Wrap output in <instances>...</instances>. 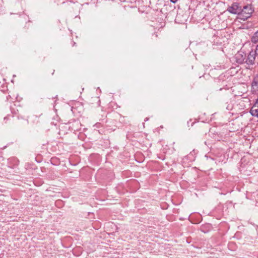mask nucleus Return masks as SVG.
I'll use <instances>...</instances> for the list:
<instances>
[{
  "label": "nucleus",
  "instance_id": "nucleus-1",
  "mask_svg": "<svg viewBox=\"0 0 258 258\" xmlns=\"http://www.w3.org/2000/svg\"><path fill=\"white\" fill-rule=\"evenodd\" d=\"M253 11L254 10L251 5H247L245 6L243 9H241V11H240L239 14L240 19L246 20L250 18Z\"/></svg>",
  "mask_w": 258,
  "mask_h": 258
},
{
  "label": "nucleus",
  "instance_id": "nucleus-2",
  "mask_svg": "<svg viewBox=\"0 0 258 258\" xmlns=\"http://www.w3.org/2000/svg\"><path fill=\"white\" fill-rule=\"evenodd\" d=\"M227 10L230 13L239 15L241 11V7L239 6L238 3H233L231 6L228 8Z\"/></svg>",
  "mask_w": 258,
  "mask_h": 258
},
{
  "label": "nucleus",
  "instance_id": "nucleus-3",
  "mask_svg": "<svg viewBox=\"0 0 258 258\" xmlns=\"http://www.w3.org/2000/svg\"><path fill=\"white\" fill-rule=\"evenodd\" d=\"M255 55L256 54L252 50L249 52L245 61L246 63L249 65H253L254 63Z\"/></svg>",
  "mask_w": 258,
  "mask_h": 258
},
{
  "label": "nucleus",
  "instance_id": "nucleus-4",
  "mask_svg": "<svg viewBox=\"0 0 258 258\" xmlns=\"http://www.w3.org/2000/svg\"><path fill=\"white\" fill-rule=\"evenodd\" d=\"M21 109V108L20 106H19L18 108V106L15 103H14L13 105L11 106V112L14 115L18 114L20 109Z\"/></svg>",
  "mask_w": 258,
  "mask_h": 258
},
{
  "label": "nucleus",
  "instance_id": "nucleus-5",
  "mask_svg": "<svg viewBox=\"0 0 258 258\" xmlns=\"http://www.w3.org/2000/svg\"><path fill=\"white\" fill-rule=\"evenodd\" d=\"M251 41L253 43H258V30L254 33L251 38Z\"/></svg>",
  "mask_w": 258,
  "mask_h": 258
},
{
  "label": "nucleus",
  "instance_id": "nucleus-6",
  "mask_svg": "<svg viewBox=\"0 0 258 258\" xmlns=\"http://www.w3.org/2000/svg\"><path fill=\"white\" fill-rule=\"evenodd\" d=\"M241 55L240 54L238 53L236 55V58L237 62L239 63H242L244 61L245 57H243V56H241V58H239V57Z\"/></svg>",
  "mask_w": 258,
  "mask_h": 258
},
{
  "label": "nucleus",
  "instance_id": "nucleus-7",
  "mask_svg": "<svg viewBox=\"0 0 258 258\" xmlns=\"http://www.w3.org/2000/svg\"><path fill=\"white\" fill-rule=\"evenodd\" d=\"M17 94H12V95H9L7 97V99L10 101L13 102L15 100L17 99Z\"/></svg>",
  "mask_w": 258,
  "mask_h": 258
},
{
  "label": "nucleus",
  "instance_id": "nucleus-8",
  "mask_svg": "<svg viewBox=\"0 0 258 258\" xmlns=\"http://www.w3.org/2000/svg\"><path fill=\"white\" fill-rule=\"evenodd\" d=\"M13 117V116L11 115H8L7 116L5 117L4 118V121L5 123H8V121L11 120V118Z\"/></svg>",
  "mask_w": 258,
  "mask_h": 258
},
{
  "label": "nucleus",
  "instance_id": "nucleus-9",
  "mask_svg": "<svg viewBox=\"0 0 258 258\" xmlns=\"http://www.w3.org/2000/svg\"><path fill=\"white\" fill-rule=\"evenodd\" d=\"M30 118L33 119V122L34 123H37L38 122V118L37 116L35 115H32L30 116Z\"/></svg>",
  "mask_w": 258,
  "mask_h": 258
},
{
  "label": "nucleus",
  "instance_id": "nucleus-10",
  "mask_svg": "<svg viewBox=\"0 0 258 258\" xmlns=\"http://www.w3.org/2000/svg\"><path fill=\"white\" fill-rule=\"evenodd\" d=\"M207 226V227H210V225H205V226H203L202 227H201V230L202 232H204V233H206L207 232V231H206L205 228H206V227Z\"/></svg>",
  "mask_w": 258,
  "mask_h": 258
},
{
  "label": "nucleus",
  "instance_id": "nucleus-11",
  "mask_svg": "<svg viewBox=\"0 0 258 258\" xmlns=\"http://www.w3.org/2000/svg\"><path fill=\"white\" fill-rule=\"evenodd\" d=\"M254 52L256 55H258V44H257V46H256V47L255 50V51H254Z\"/></svg>",
  "mask_w": 258,
  "mask_h": 258
},
{
  "label": "nucleus",
  "instance_id": "nucleus-12",
  "mask_svg": "<svg viewBox=\"0 0 258 258\" xmlns=\"http://www.w3.org/2000/svg\"><path fill=\"white\" fill-rule=\"evenodd\" d=\"M178 0H170V2L175 4Z\"/></svg>",
  "mask_w": 258,
  "mask_h": 258
},
{
  "label": "nucleus",
  "instance_id": "nucleus-13",
  "mask_svg": "<svg viewBox=\"0 0 258 258\" xmlns=\"http://www.w3.org/2000/svg\"><path fill=\"white\" fill-rule=\"evenodd\" d=\"M148 120V118H146L145 119V120H145V121H147Z\"/></svg>",
  "mask_w": 258,
  "mask_h": 258
},
{
  "label": "nucleus",
  "instance_id": "nucleus-14",
  "mask_svg": "<svg viewBox=\"0 0 258 258\" xmlns=\"http://www.w3.org/2000/svg\"><path fill=\"white\" fill-rule=\"evenodd\" d=\"M154 35H155V36L156 37H158V35H157V34H155Z\"/></svg>",
  "mask_w": 258,
  "mask_h": 258
},
{
  "label": "nucleus",
  "instance_id": "nucleus-15",
  "mask_svg": "<svg viewBox=\"0 0 258 258\" xmlns=\"http://www.w3.org/2000/svg\"><path fill=\"white\" fill-rule=\"evenodd\" d=\"M194 122H192V123H191V126H192V125H193V124H194Z\"/></svg>",
  "mask_w": 258,
  "mask_h": 258
},
{
  "label": "nucleus",
  "instance_id": "nucleus-16",
  "mask_svg": "<svg viewBox=\"0 0 258 258\" xmlns=\"http://www.w3.org/2000/svg\"><path fill=\"white\" fill-rule=\"evenodd\" d=\"M76 44V43L75 42H73V46L75 45Z\"/></svg>",
  "mask_w": 258,
  "mask_h": 258
}]
</instances>
